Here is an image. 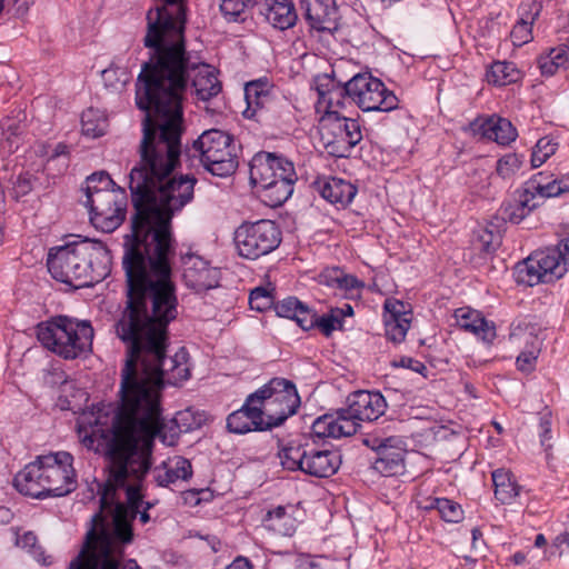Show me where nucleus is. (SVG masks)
<instances>
[{"instance_id":"10","label":"nucleus","mask_w":569,"mask_h":569,"mask_svg":"<svg viewBox=\"0 0 569 569\" xmlns=\"http://www.w3.org/2000/svg\"><path fill=\"white\" fill-rule=\"evenodd\" d=\"M556 246L532 252L516 266V280L526 286L550 283L561 279L569 271V227H563Z\"/></svg>"},{"instance_id":"21","label":"nucleus","mask_w":569,"mask_h":569,"mask_svg":"<svg viewBox=\"0 0 569 569\" xmlns=\"http://www.w3.org/2000/svg\"><path fill=\"white\" fill-rule=\"evenodd\" d=\"M412 311L409 303L387 298L383 303V323L386 337L393 343H401L411 327Z\"/></svg>"},{"instance_id":"1","label":"nucleus","mask_w":569,"mask_h":569,"mask_svg":"<svg viewBox=\"0 0 569 569\" xmlns=\"http://www.w3.org/2000/svg\"><path fill=\"white\" fill-rule=\"evenodd\" d=\"M142 131L139 161L129 174L134 213L131 231L123 237L122 267L126 280H172L171 219L193 199L197 179L172 176L181 154V134L174 124L159 130L148 119Z\"/></svg>"},{"instance_id":"53","label":"nucleus","mask_w":569,"mask_h":569,"mask_svg":"<svg viewBox=\"0 0 569 569\" xmlns=\"http://www.w3.org/2000/svg\"><path fill=\"white\" fill-rule=\"evenodd\" d=\"M33 0H0V11L6 9L13 17H23Z\"/></svg>"},{"instance_id":"56","label":"nucleus","mask_w":569,"mask_h":569,"mask_svg":"<svg viewBox=\"0 0 569 569\" xmlns=\"http://www.w3.org/2000/svg\"><path fill=\"white\" fill-rule=\"evenodd\" d=\"M393 366L410 369L425 377L428 371V368L423 362L411 357H401L398 361H393Z\"/></svg>"},{"instance_id":"23","label":"nucleus","mask_w":569,"mask_h":569,"mask_svg":"<svg viewBox=\"0 0 569 569\" xmlns=\"http://www.w3.org/2000/svg\"><path fill=\"white\" fill-rule=\"evenodd\" d=\"M219 279V269L211 267L201 257L189 254L183 258V280L192 290L201 292L216 288Z\"/></svg>"},{"instance_id":"48","label":"nucleus","mask_w":569,"mask_h":569,"mask_svg":"<svg viewBox=\"0 0 569 569\" xmlns=\"http://www.w3.org/2000/svg\"><path fill=\"white\" fill-rule=\"evenodd\" d=\"M538 16V10L530 18V20H526L521 18L512 28L510 32V38L512 43L516 47H521L532 40V23Z\"/></svg>"},{"instance_id":"20","label":"nucleus","mask_w":569,"mask_h":569,"mask_svg":"<svg viewBox=\"0 0 569 569\" xmlns=\"http://www.w3.org/2000/svg\"><path fill=\"white\" fill-rule=\"evenodd\" d=\"M315 86L317 111L322 112V117H345L341 112L349 99L348 81L341 84L329 74H320L315 78Z\"/></svg>"},{"instance_id":"12","label":"nucleus","mask_w":569,"mask_h":569,"mask_svg":"<svg viewBox=\"0 0 569 569\" xmlns=\"http://www.w3.org/2000/svg\"><path fill=\"white\" fill-rule=\"evenodd\" d=\"M270 428L283 423L300 407V397L296 385L286 378H272L251 393Z\"/></svg>"},{"instance_id":"49","label":"nucleus","mask_w":569,"mask_h":569,"mask_svg":"<svg viewBox=\"0 0 569 569\" xmlns=\"http://www.w3.org/2000/svg\"><path fill=\"white\" fill-rule=\"evenodd\" d=\"M438 513L443 521L450 523H458L462 521L465 517L462 507L448 498H441Z\"/></svg>"},{"instance_id":"43","label":"nucleus","mask_w":569,"mask_h":569,"mask_svg":"<svg viewBox=\"0 0 569 569\" xmlns=\"http://www.w3.org/2000/svg\"><path fill=\"white\" fill-rule=\"evenodd\" d=\"M116 183L110 178V176L107 172L100 171L94 172L91 176H89L86 180V187H84V193H86V201L84 204L90 203V200L92 198V194H96V192H103V191H116L118 188L114 187Z\"/></svg>"},{"instance_id":"17","label":"nucleus","mask_w":569,"mask_h":569,"mask_svg":"<svg viewBox=\"0 0 569 569\" xmlns=\"http://www.w3.org/2000/svg\"><path fill=\"white\" fill-rule=\"evenodd\" d=\"M127 194L121 188L116 191L96 192L92 194L89 209L90 222L102 232H112L118 229L126 219Z\"/></svg>"},{"instance_id":"2","label":"nucleus","mask_w":569,"mask_h":569,"mask_svg":"<svg viewBox=\"0 0 569 569\" xmlns=\"http://www.w3.org/2000/svg\"><path fill=\"white\" fill-rule=\"evenodd\" d=\"M126 302L116 321L117 337L126 347L119 395L130 385L133 397L160 398L163 382L177 386L190 378L188 352L180 348L171 358L169 325L177 318L173 280H126Z\"/></svg>"},{"instance_id":"39","label":"nucleus","mask_w":569,"mask_h":569,"mask_svg":"<svg viewBox=\"0 0 569 569\" xmlns=\"http://www.w3.org/2000/svg\"><path fill=\"white\" fill-rule=\"evenodd\" d=\"M16 546L26 549L39 566L50 567L53 565V557L46 553V550L38 543V538L32 531H26L20 535L17 530Z\"/></svg>"},{"instance_id":"13","label":"nucleus","mask_w":569,"mask_h":569,"mask_svg":"<svg viewBox=\"0 0 569 569\" xmlns=\"http://www.w3.org/2000/svg\"><path fill=\"white\" fill-rule=\"evenodd\" d=\"M203 168L213 176L228 177L238 168L233 138L224 131H204L192 146Z\"/></svg>"},{"instance_id":"4","label":"nucleus","mask_w":569,"mask_h":569,"mask_svg":"<svg viewBox=\"0 0 569 569\" xmlns=\"http://www.w3.org/2000/svg\"><path fill=\"white\" fill-rule=\"evenodd\" d=\"M124 386L111 429L92 416L78 425V437L87 449L99 451L108 446L111 481L118 485L126 481L129 472L138 478L147 475L157 437L164 445L173 446L181 431L176 420L164 421L159 397L150 398L148 393L133 397L130 385Z\"/></svg>"},{"instance_id":"54","label":"nucleus","mask_w":569,"mask_h":569,"mask_svg":"<svg viewBox=\"0 0 569 569\" xmlns=\"http://www.w3.org/2000/svg\"><path fill=\"white\" fill-rule=\"evenodd\" d=\"M539 438L541 446L545 448V451L548 452L552 448V445L550 443V440L552 438L550 413H545L540 417Z\"/></svg>"},{"instance_id":"57","label":"nucleus","mask_w":569,"mask_h":569,"mask_svg":"<svg viewBox=\"0 0 569 569\" xmlns=\"http://www.w3.org/2000/svg\"><path fill=\"white\" fill-rule=\"evenodd\" d=\"M342 269L338 267L327 268L320 274V283L328 287L338 288Z\"/></svg>"},{"instance_id":"64","label":"nucleus","mask_w":569,"mask_h":569,"mask_svg":"<svg viewBox=\"0 0 569 569\" xmlns=\"http://www.w3.org/2000/svg\"><path fill=\"white\" fill-rule=\"evenodd\" d=\"M139 517V521L142 523V525H146L150 521V515L148 512V510H142V511H138V516Z\"/></svg>"},{"instance_id":"31","label":"nucleus","mask_w":569,"mask_h":569,"mask_svg":"<svg viewBox=\"0 0 569 569\" xmlns=\"http://www.w3.org/2000/svg\"><path fill=\"white\" fill-rule=\"evenodd\" d=\"M191 477V462L181 456L168 458L153 470V478L159 487H169L178 480H188Z\"/></svg>"},{"instance_id":"32","label":"nucleus","mask_w":569,"mask_h":569,"mask_svg":"<svg viewBox=\"0 0 569 569\" xmlns=\"http://www.w3.org/2000/svg\"><path fill=\"white\" fill-rule=\"evenodd\" d=\"M279 317L295 320L303 330L313 328L312 310L296 297H287L274 305Z\"/></svg>"},{"instance_id":"61","label":"nucleus","mask_w":569,"mask_h":569,"mask_svg":"<svg viewBox=\"0 0 569 569\" xmlns=\"http://www.w3.org/2000/svg\"><path fill=\"white\" fill-rule=\"evenodd\" d=\"M332 310L335 312H339L338 315H339V319H341V321L343 320L345 317L353 315V308L350 305H345L342 308H336Z\"/></svg>"},{"instance_id":"45","label":"nucleus","mask_w":569,"mask_h":569,"mask_svg":"<svg viewBox=\"0 0 569 569\" xmlns=\"http://www.w3.org/2000/svg\"><path fill=\"white\" fill-rule=\"evenodd\" d=\"M525 157L515 152L507 153L498 159L496 172L502 179L513 178L522 168Z\"/></svg>"},{"instance_id":"11","label":"nucleus","mask_w":569,"mask_h":569,"mask_svg":"<svg viewBox=\"0 0 569 569\" xmlns=\"http://www.w3.org/2000/svg\"><path fill=\"white\" fill-rule=\"evenodd\" d=\"M281 466L289 471H302L316 478H329L340 468L341 456L336 450L321 449L309 439L291 440L278 451Z\"/></svg>"},{"instance_id":"6","label":"nucleus","mask_w":569,"mask_h":569,"mask_svg":"<svg viewBox=\"0 0 569 569\" xmlns=\"http://www.w3.org/2000/svg\"><path fill=\"white\" fill-rule=\"evenodd\" d=\"M109 252L100 241L82 239L49 250L48 271L57 281L74 288L90 287L108 273Z\"/></svg>"},{"instance_id":"16","label":"nucleus","mask_w":569,"mask_h":569,"mask_svg":"<svg viewBox=\"0 0 569 569\" xmlns=\"http://www.w3.org/2000/svg\"><path fill=\"white\" fill-rule=\"evenodd\" d=\"M319 130L325 150L336 158L348 157L362 139L359 122L348 117H321Z\"/></svg>"},{"instance_id":"15","label":"nucleus","mask_w":569,"mask_h":569,"mask_svg":"<svg viewBox=\"0 0 569 569\" xmlns=\"http://www.w3.org/2000/svg\"><path fill=\"white\" fill-rule=\"evenodd\" d=\"M349 99L362 111L390 112L399 107L392 90L370 73H357L348 81Z\"/></svg>"},{"instance_id":"27","label":"nucleus","mask_w":569,"mask_h":569,"mask_svg":"<svg viewBox=\"0 0 569 569\" xmlns=\"http://www.w3.org/2000/svg\"><path fill=\"white\" fill-rule=\"evenodd\" d=\"M471 128L482 138L500 146H509L518 137L517 129L511 121L497 114L477 118L471 123Z\"/></svg>"},{"instance_id":"52","label":"nucleus","mask_w":569,"mask_h":569,"mask_svg":"<svg viewBox=\"0 0 569 569\" xmlns=\"http://www.w3.org/2000/svg\"><path fill=\"white\" fill-rule=\"evenodd\" d=\"M501 210L503 218L512 223H520L529 214L528 210L515 200L505 202Z\"/></svg>"},{"instance_id":"38","label":"nucleus","mask_w":569,"mask_h":569,"mask_svg":"<svg viewBox=\"0 0 569 569\" xmlns=\"http://www.w3.org/2000/svg\"><path fill=\"white\" fill-rule=\"evenodd\" d=\"M264 527L277 535L292 536L297 528V521L287 512L286 507L278 506L269 510L263 519Z\"/></svg>"},{"instance_id":"8","label":"nucleus","mask_w":569,"mask_h":569,"mask_svg":"<svg viewBox=\"0 0 569 569\" xmlns=\"http://www.w3.org/2000/svg\"><path fill=\"white\" fill-rule=\"evenodd\" d=\"M41 346L64 360H74L91 351L93 328L89 321L59 315L36 326Z\"/></svg>"},{"instance_id":"63","label":"nucleus","mask_w":569,"mask_h":569,"mask_svg":"<svg viewBox=\"0 0 569 569\" xmlns=\"http://www.w3.org/2000/svg\"><path fill=\"white\" fill-rule=\"evenodd\" d=\"M547 546V539L542 533H538L535 538V547L542 548Z\"/></svg>"},{"instance_id":"47","label":"nucleus","mask_w":569,"mask_h":569,"mask_svg":"<svg viewBox=\"0 0 569 569\" xmlns=\"http://www.w3.org/2000/svg\"><path fill=\"white\" fill-rule=\"evenodd\" d=\"M274 305L273 289L257 287L249 295V306L252 310L266 311Z\"/></svg>"},{"instance_id":"30","label":"nucleus","mask_w":569,"mask_h":569,"mask_svg":"<svg viewBox=\"0 0 569 569\" xmlns=\"http://www.w3.org/2000/svg\"><path fill=\"white\" fill-rule=\"evenodd\" d=\"M244 100L247 107L243 117L259 120L272 102V84L266 78L248 82L244 86Z\"/></svg>"},{"instance_id":"26","label":"nucleus","mask_w":569,"mask_h":569,"mask_svg":"<svg viewBox=\"0 0 569 569\" xmlns=\"http://www.w3.org/2000/svg\"><path fill=\"white\" fill-rule=\"evenodd\" d=\"M359 423L355 422L346 409H340L333 413H326L318 417L311 430L318 438H341L353 436L358 430Z\"/></svg>"},{"instance_id":"24","label":"nucleus","mask_w":569,"mask_h":569,"mask_svg":"<svg viewBox=\"0 0 569 569\" xmlns=\"http://www.w3.org/2000/svg\"><path fill=\"white\" fill-rule=\"evenodd\" d=\"M453 318L459 329L475 336L486 345H492L497 338L496 323L488 320L479 310L460 307L455 310Z\"/></svg>"},{"instance_id":"19","label":"nucleus","mask_w":569,"mask_h":569,"mask_svg":"<svg viewBox=\"0 0 569 569\" xmlns=\"http://www.w3.org/2000/svg\"><path fill=\"white\" fill-rule=\"evenodd\" d=\"M365 443L377 452L373 469L385 477L401 475L405 470L403 441L399 437H372Z\"/></svg>"},{"instance_id":"29","label":"nucleus","mask_w":569,"mask_h":569,"mask_svg":"<svg viewBox=\"0 0 569 569\" xmlns=\"http://www.w3.org/2000/svg\"><path fill=\"white\" fill-rule=\"evenodd\" d=\"M258 9L264 20L280 31L293 28L298 21L292 0H259Z\"/></svg>"},{"instance_id":"40","label":"nucleus","mask_w":569,"mask_h":569,"mask_svg":"<svg viewBox=\"0 0 569 569\" xmlns=\"http://www.w3.org/2000/svg\"><path fill=\"white\" fill-rule=\"evenodd\" d=\"M108 118L99 109L88 108L81 116V131L86 137H102L108 129Z\"/></svg>"},{"instance_id":"59","label":"nucleus","mask_w":569,"mask_h":569,"mask_svg":"<svg viewBox=\"0 0 569 569\" xmlns=\"http://www.w3.org/2000/svg\"><path fill=\"white\" fill-rule=\"evenodd\" d=\"M226 569H251L250 561L244 557H237Z\"/></svg>"},{"instance_id":"33","label":"nucleus","mask_w":569,"mask_h":569,"mask_svg":"<svg viewBox=\"0 0 569 569\" xmlns=\"http://www.w3.org/2000/svg\"><path fill=\"white\" fill-rule=\"evenodd\" d=\"M491 478L495 498L502 505H511L519 496L521 489L512 472L508 469L499 468L492 471Z\"/></svg>"},{"instance_id":"5","label":"nucleus","mask_w":569,"mask_h":569,"mask_svg":"<svg viewBox=\"0 0 569 569\" xmlns=\"http://www.w3.org/2000/svg\"><path fill=\"white\" fill-rule=\"evenodd\" d=\"M111 469L112 461L100 497V511L92 517L82 548L68 569H141L136 560L124 559V546L133 541L132 522L143 505L141 486H127L126 502L116 501L117 489L122 485L111 481ZM129 477L138 481L144 478L131 472Z\"/></svg>"},{"instance_id":"35","label":"nucleus","mask_w":569,"mask_h":569,"mask_svg":"<svg viewBox=\"0 0 569 569\" xmlns=\"http://www.w3.org/2000/svg\"><path fill=\"white\" fill-rule=\"evenodd\" d=\"M530 182L540 199L558 197L569 192V174L549 180L547 174L539 172L530 179Z\"/></svg>"},{"instance_id":"58","label":"nucleus","mask_w":569,"mask_h":569,"mask_svg":"<svg viewBox=\"0 0 569 569\" xmlns=\"http://www.w3.org/2000/svg\"><path fill=\"white\" fill-rule=\"evenodd\" d=\"M440 502L441 498L439 497H426L418 501V507L425 511H438Z\"/></svg>"},{"instance_id":"51","label":"nucleus","mask_w":569,"mask_h":569,"mask_svg":"<svg viewBox=\"0 0 569 569\" xmlns=\"http://www.w3.org/2000/svg\"><path fill=\"white\" fill-rule=\"evenodd\" d=\"M539 196L532 188L529 180L521 190H517L513 200L523 207V209H527L530 213L535 208L539 206Z\"/></svg>"},{"instance_id":"62","label":"nucleus","mask_w":569,"mask_h":569,"mask_svg":"<svg viewBox=\"0 0 569 569\" xmlns=\"http://www.w3.org/2000/svg\"><path fill=\"white\" fill-rule=\"evenodd\" d=\"M11 518V511L10 509L6 507H0V520L2 522H8Z\"/></svg>"},{"instance_id":"25","label":"nucleus","mask_w":569,"mask_h":569,"mask_svg":"<svg viewBox=\"0 0 569 569\" xmlns=\"http://www.w3.org/2000/svg\"><path fill=\"white\" fill-rule=\"evenodd\" d=\"M227 428L230 432L238 435L271 429L258 403L251 401V393L240 409L228 416Z\"/></svg>"},{"instance_id":"22","label":"nucleus","mask_w":569,"mask_h":569,"mask_svg":"<svg viewBox=\"0 0 569 569\" xmlns=\"http://www.w3.org/2000/svg\"><path fill=\"white\" fill-rule=\"evenodd\" d=\"M347 402L346 412L358 423L377 420L387 409L386 399L379 391H355L348 397Z\"/></svg>"},{"instance_id":"60","label":"nucleus","mask_w":569,"mask_h":569,"mask_svg":"<svg viewBox=\"0 0 569 569\" xmlns=\"http://www.w3.org/2000/svg\"><path fill=\"white\" fill-rule=\"evenodd\" d=\"M17 189H19V192L22 194L28 193L31 190V184L29 179L19 176L16 184Z\"/></svg>"},{"instance_id":"28","label":"nucleus","mask_w":569,"mask_h":569,"mask_svg":"<svg viewBox=\"0 0 569 569\" xmlns=\"http://www.w3.org/2000/svg\"><path fill=\"white\" fill-rule=\"evenodd\" d=\"M320 196L337 209H346L356 197L358 189L349 180L338 177H323L315 181Z\"/></svg>"},{"instance_id":"44","label":"nucleus","mask_w":569,"mask_h":569,"mask_svg":"<svg viewBox=\"0 0 569 569\" xmlns=\"http://www.w3.org/2000/svg\"><path fill=\"white\" fill-rule=\"evenodd\" d=\"M559 144L557 140L550 136L540 138L531 153V167L538 168L542 166L552 154L556 153Z\"/></svg>"},{"instance_id":"36","label":"nucleus","mask_w":569,"mask_h":569,"mask_svg":"<svg viewBox=\"0 0 569 569\" xmlns=\"http://www.w3.org/2000/svg\"><path fill=\"white\" fill-rule=\"evenodd\" d=\"M537 66L543 77H552L558 70L569 69V60L561 44L549 48L537 58Z\"/></svg>"},{"instance_id":"14","label":"nucleus","mask_w":569,"mask_h":569,"mask_svg":"<svg viewBox=\"0 0 569 569\" xmlns=\"http://www.w3.org/2000/svg\"><path fill=\"white\" fill-rule=\"evenodd\" d=\"M233 239L240 257L256 260L280 246L282 232L274 221L261 219L241 223L236 229Z\"/></svg>"},{"instance_id":"34","label":"nucleus","mask_w":569,"mask_h":569,"mask_svg":"<svg viewBox=\"0 0 569 569\" xmlns=\"http://www.w3.org/2000/svg\"><path fill=\"white\" fill-rule=\"evenodd\" d=\"M0 153L6 157L16 152L23 141L24 126L12 118L0 121Z\"/></svg>"},{"instance_id":"55","label":"nucleus","mask_w":569,"mask_h":569,"mask_svg":"<svg viewBox=\"0 0 569 569\" xmlns=\"http://www.w3.org/2000/svg\"><path fill=\"white\" fill-rule=\"evenodd\" d=\"M363 287V281L359 280L356 276L346 273L342 270L338 289H341L347 293H351L353 290H361Z\"/></svg>"},{"instance_id":"46","label":"nucleus","mask_w":569,"mask_h":569,"mask_svg":"<svg viewBox=\"0 0 569 569\" xmlns=\"http://www.w3.org/2000/svg\"><path fill=\"white\" fill-rule=\"evenodd\" d=\"M259 0H220V11L228 21H237L248 9L258 7Z\"/></svg>"},{"instance_id":"18","label":"nucleus","mask_w":569,"mask_h":569,"mask_svg":"<svg viewBox=\"0 0 569 569\" xmlns=\"http://www.w3.org/2000/svg\"><path fill=\"white\" fill-rule=\"evenodd\" d=\"M309 32L318 37L333 36L340 27L336 0H300Z\"/></svg>"},{"instance_id":"50","label":"nucleus","mask_w":569,"mask_h":569,"mask_svg":"<svg viewBox=\"0 0 569 569\" xmlns=\"http://www.w3.org/2000/svg\"><path fill=\"white\" fill-rule=\"evenodd\" d=\"M339 312H335L332 309L329 313L323 316H317L312 311L313 328L317 327L327 337H329L336 329L342 327L341 319H339Z\"/></svg>"},{"instance_id":"42","label":"nucleus","mask_w":569,"mask_h":569,"mask_svg":"<svg viewBox=\"0 0 569 569\" xmlns=\"http://www.w3.org/2000/svg\"><path fill=\"white\" fill-rule=\"evenodd\" d=\"M500 236L487 228H479L475 231L472 249L485 257L491 256L500 246Z\"/></svg>"},{"instance_id":"37","label":"nucleus","mask_w":569,"mask_h":569,"mask_svg":"<svg viewBox=\"0 0 569 569\" xmlns=\"http://www.w3.org/2000/svg\"><path fill=\"white\" fill-rule=\"evenodd\" d=\"M521 71L510 61H495L486 72L488 83L496 87L516 83L521 79Z\"/></svg>"},{"instance_id":"3","label":"nucleus","mask_w":569,"mask_h":569,"mask_svg":"<svg viewBox=\"0 0 569 569\" xmlns=\"http://www.w3.org/2000/svg\"><path fill=\"white\" fill-rule=\"evenodd\" d=\"M148 30L143 39L150 57L142 64L136 83V103L144 119L156 129L171 124L182 133V99L188 80L198 100L209 101L222 89L217 70L194 63L186 51V1L163 3L147 13Z\"/></svg>"},{"instance_id":"41","label":"nucleus","mask_w":569,"mask_h":569,"mask_svg":"<svg viewBox=\"0 0 569 569\" xmlns=\"http://www.w3.org/2000/svg\"><path fill=\"white\" fill-rule=\"evenodd\" d=\"M541 351V342L537 336L529 335L525 349L516 359L517 369L521 372H532L537 365V359Z\"/></svg>"},{"instance_id":"9","label":"nucleus","mask_w":569,"mask_h":569,"mask_svg":"<svg viewBox=\"0 0 569 569\" xmlns=\"http://www.w3.org/2000/svg\"><path fill=\"white\" fill-rule=\"evenodd\" d=\"M250 182L261 189L271 207L281 206L293 192V163L281 156L259 152L250 161Z\"/></svg>"},{"instance_id":"7","label":"nucleus","mask_w":569,"mask_h":569,"mask_svg":"<svg viewBox=\"0 0 569 569\" xmlns=\"http://www.w3.org/2000/svg\"><path fill=\"white\" fill-rule=\"evenodd\" d=\"M13 485L20 493L36 499L67 496L78 486L73 456L67 451L38 456L16 475Z\"/></svg>"}]
</instances>
